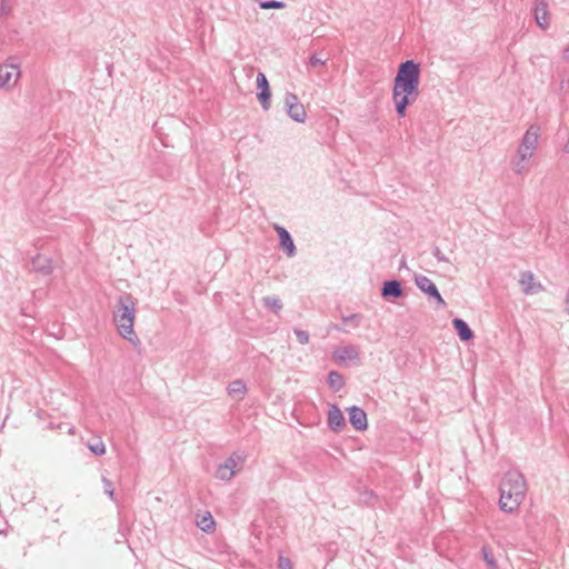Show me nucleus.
<instances>
[{
  "label": "nucleus",
  "instance_id": "nucleus-15",
  "mask_svg": "<svg viewBox=\"0 0 569 569\" xmlns=\"http://www.w3.org/2000/svg\"><path fill=\"white\" fill-rule=\"evenodd\" d=\"M548 6L543 0H539L536 3L535 8V19L537 24L546 30L549 27V20H548Z\"/></svg>",
  "mask_w": 569,
  "mask_h": 569
},
{
  "label": "nucleus",
  "instance_id": "nucleus-10",
  "mask_svg": "<svg viewBox=\"0 0 569 569\" xmlns=\"http://www.w3.org/2000/svg\"><path fill=\"white\" fill-rule=\"evenodd\" d=\"M349 422L358 431H363L368 428V419L366 411L357 406L348 409Z\"/></svg>",
  "mask_w": 569,
  "mask_h": 569
},
{
  "label": "nucleus",
  "instance_id": "nucleus-25",
  "mask_svg": "<svg viewBox=\"0 0 569 569\" xmlns=\"http://www.w3.org/2000/svg\"><path fill=\"white\" fill-rule=\"evenodd\" d=\"M481 553H482V558H483V560L486 561V563H487L489 567H491V568H497V561H496V559H495V557H493V555H492V552H491V550H490V548H489V547L483 546V547L481 548Z\"/></svg>",
  "mask_w": 569,
  "mask_h": 569
},
{
  "label": "nucleus",
  "instance_id": "nucleus-14",
  "mask_svg": "<svg viewBox=\"0 0 569 569\" xmlns=\"http://www.w3.org/2000/svg\"><path fill=\"white\" fill-rule=\"evenodd\" d=\"M452 326L461 341L467 342L473 338V331L463 319L455 318Z\"/></svg>",
  "mask_w": 569,
  "mask_h": 569
},
{
  "label": "nucleus",
  "instance_id": "nucleus-38",
  "mask_svg": "<svg viewBox=\"0 0 569 569\" xmlns=\"http://www.w3.org/2000/svg\"><path fill=\"white\" fill-rule=\"evenodd\" d=\"M563 151L569 153V138H568V141L566 142V144L563 146Z\"/></svg>",
  "mask_w": 569,
  "mask_h": 569
},
{
  "label": "nucleus",
  "instance_id": "nucleus-6",
  "mask_svg": "<svg viewBox=\"0 0 569 569\" xmlns=\"http://www.w3.org/2000/svg\"><path fill=\"white\" fill-rule=\"evenodd\" d=\"M284 108L288 116L296 122L303 123L306 121V110L298 97L292 92L284 96Z\"/></svg>",
  "mask_w": 569,
  "mask_h": 569
},
{
  "label": "nucleus",
  "instance_id": "nucleus-5",
  "mask_svg": "<svg viewBox=\"0 0 569 569\" xmlns=\"http://www.w3.org/2000/svg\"><path fill=\"white\" fill-rule=\"evenodd\" d=\"M415 283L418 287L420 291L426 293L429 298L435 299L438 308H445L447 306L446 301L443 300L442 296L440 295L437 286L435 282L429 279L428 277L423 274H416L415 276Z\"/></svg>",
  "mask_w": 569,
  "mask_h": 569
},
{
  "label": "nucleus",
  "instance_id": "nucleus-35",
  "mask_svg": "<svg viewBox=\"0 0 569 569\" xmlns=\"http://www.w3.org/2000/svg\"><path fill=\"white\" fill-rule=\"evenodd\" d=\"M11 12V6L7 0H2L0 3V16H8Z\"/></svg>",
  "mask_w": 569,
  "mask_h": 569
},
{
  "label": "nucleus",
  "instance_id": "nucleus-20",
  "mask_svg": "<svg viewBox=\"0 0 569 569\" xmlns=\"http://www.w3.org/2000/svg\"><path fill=\"white\" fill-rule=\"evenodd\" d=\"M197 526L204 532H210L214 529L216 522L210 512H207L197 520Z\"/></svg>",
  "mask_w": 569,
  "mask_h": 569
},
{
  "label": "nucleus",
  "instance_id": "nucleus-12",
  "mask_svg": "<svg viewBox=\"0 0 569 569\" xmlns=\"http://www.w3.org/2000/svg\"><path fill=\"white\" fill-rule=\"evenodd\" d=\"M328 427L335 432H340L346 427L343 413L337 405H330L329 407Z\"/></svg>",
  "mask_w": 569,
  "mask_h": 569
},
{
  "label": "nucleus",
  "instance_id": "nucleus-30",
  "mask_svg": "<svg viewBox=\"0 0 569 569\" xmlns=\"http://www.w3.org/2000/svg\"><path fill=\"white\" fill-rule=\"evenodd\" d=\"M238 460H241V457L237 452H233L232 455H230V457L226 459V461L222 465L229 467V469L231 470H234Z\"/></svg>",
  "mask_w": 569,
  "mask_h": 569
},
{
  "label": "nucleus",
  "instance_id": "nucleus-37",
  "mask_svg": "<svg viewBox=\"0 0 569 569\" xmlns=\"http://www.w3.org/2000/svg\"><path fill=\"white\" fill-rule=\"evenodd\" d=\"M563 59L569 60V47L563 50Z\"/></svg>",
  "mask_w": 569,
  "mask_h": 569
},
{
  "label": "nucleus",
  "instance_id": "nucleus-26",
  "mask_svg": "<svg viewBox=\"0 0 569 569\" xmlns=\"http://www.w3.org/2000/svg\"><path fill=\"white\" fill-rule=\"evenodd\" d=\"M260 8L266 9V10L283 9V8H286V3L283 1H278V0H266V1L260 2Z\"/></svg>",
  "mask_w": 569,
  "mask_h": 569
},
{
  "label": "nucleus",
  "instance_id": "nucleus-16",
  "mask_svg": "<svg viewBox=\"0 0 569 569\" xmlns=\"http://www.w3.org/2000/svg\"><path fill=\"white\" fill-rule=\"evenodd\" d=\"M519 282L522 286V291L527 295L535 293L541 288L540 284L535 286V277L530 271L522 272Z\"/></svg>",
  "mask_w": 569,
  "mask_h": 569
},
{
  "label": "nucleus",
  "instance_id": "nucleus-11",
  "mask_svg": "<svg viewBox=\"0 0 569 569\" xmlns=\"http://www.w3.org/2000/svg\"><path fill=\"white\" fill-rule=\"evenodd\" d=\"M403 296L401 282L397 279H390L382 282L381 297L386 300L398 299Z\"/></svg>",
  "mask_w": 569,
  "mask_h": 569
},
{
  "label": "nucleus",
  "instance_id": "nucleus-36",
  "mask_svg": "<svg viewBox=\"0 0 569 569\" xmlns=\"http://www.w3.org/2000/svg\"><path fill=\"white\" fill-rule=\"evenodd\" d=\"M330 328H331V329H333V330L340 331V332H345V333H348V332H349V330H348V329H346V327L343 326V323H341V325H340V323H332V325L330 326Z\"/></svg>",
  "mask_w": 569,
  "mask_h": 569
},
{
  "label": "nucleus",
  "instance_id": "nucleus-13",
  "mask_svg": "<svg viewBox=\"0 0 569 569\" xmlns=\"http://www.w3.org/2000/svg\"><path fill=\"white\" fill-rule=\"evenodd\" d=\"M31 266L36 272L41 273L42 276H49L52 273L53 270L52 260L43 254H37L31 260Z\"/></svg>",
  "mask_w": 569,
  "mask_h": 569
},
{
  "label": "nucleus",
  "instance_id": "nucleus-28",
  "mask_svg": "<svg viewBox=\"0 0 569 569\" xmlns=\"http://www.w3.org/2000/svg\"><path fill=\"white\" fill-rule=\"evenodd\" d=\"M257 87H258L259 91H261L262 89L270 88L269 81L263 72H258V74H257Z\"/></svg>",
  "mask_w": 569,
  "mask_h": 569
},
{
  "label": "nucleus",
  "instance_id": "nucleus-24",
  "mask_svg": "<svg viewBox=\"0 0 569 569\" xmlns=\"http://www.w3.org/2000/svg\"><path fill=\"white\" fill-rule=\"evenodd\" d=\"M88 448L96 456H102L106 453V446L101 439L89 442Z\"/></svg>",
  "mask_w": 569,
  "mask_h": 569
},
{
  "label": "nucleus",
  "instance_id": "nucleus-3",
  "mask_svg": "<svg viewBox=\"0 0 569 569\" xmlns=\"http://www.w3.org/2000/svg\"><path fill=\"white\" fill-rule=\"evenodd\" d=\"M136 302L130 295L120 296L113 313V321L119 335L132 345L140 340L133 330Z\"/></svg>",
  "mask_w": 569,
  "mask_h": 569
},
{
  "label": "nucleus",
  "instance_id": "nucleus-9",
  "mask_svg": "<svg viewBox=\"0 0 569 569\" xmlns=\"http://www.w3.org/2000/svg\"><path fill=\"white\" fill-rule=\"evenodd\" d=\"M274 229L279 236V243L283 252L290 258L295 257L297 248L290 232L281 226H276Z\"/></svg>",
  "mask_w": 569,
  "mask_h": 569
},
{
  "label": "nucleus",
  "instance_id": "nucleus-32",
  "mask_svg": "<svg viewBox=\"0 0 569 569\" xmlns=\"http://www.w3.org/2000/svg\"><path fill=\"white\" fill-rule=\"evenodd\" d=\"M525 161L526 160H520V157H518V154L516 156V158L512 161L513 170L516 173L522 174L526 171V167L523 166Z\"/></svg>",
  "mask_w": 569,
  "mask_h": 569
},
{
  "label": "nucleus",
  "instance_id": "nucleus-7",
  "mask_svg": "<svg viewBox=\"0 0 569 569\" xmlns=\"http://www.w3.org/2000/svg\"><path fill=\"white\" fill-rule=\"evenodd\" d=\"M360 357L359 347L355 345H346L337 347L332 352V359L339 363L358 360Z\"/></svg>",
  "mask_w": 569,
  "mask_h": 569
},
{
  "label": "nucleus",
  "instance_id": "nucleus-31",
  "mask_svg": "<svg viewBox=\"0 0 569 569\" xmlns=\"http://www.w3.org/2000/svg\"><path fill=\"white\" fill-rule=\"evenodd\" d=\"M327 61H328V58H322L319 54H312L309 59V66L310 67L325 66Z\"/></svg>",
  "mask_w": 569,
  "mask_h": 569
},
{
  "label": "nucleus",
  "instance_id": "nucleus-29",
  "mask_svg": "<svg viewBox=\"0 0 569 569\" xmlns=\"http://www.w3.org/2000/svg\"><path fill=\"white\" fill-rule=\"evenodd\" d=\"M293 332L301 345H307L309 342V333L307 331L295 328Z\"/></svg>",
  "mask_w": 569,
  "mask_h": 569
},
{
  "label": "nucleus",
  "instance_id": "nucleus-19",
  "mask_svg": "<svg viewBox=\"0 0 569 569\" xmlns=\"http://www.w3.org/2000/svg\"><path fill=\"white\" fill-rule=\"evenodd\" d=\"M262 303L267 309H269L270 311H272L276 315H278L283 307L281 300L277 296L263 297Z\"/></svg>",
  "mask_w": 569,
  "mask_h": 569
},
{
  "label": "nucleus",
  "instance_id": "nucleus-23",
  "mask_svg": "<svg viewBox=\"0 0 569 569\" xmlns=\"http://www.w3.org/2000/svg\"><path fill=\"white\" fill-rule=\"evenodd\" d=\"M362 315L361 313H352L349 316H342V322L345 325H350L353 329L358 328L361 325L362 321Z\"/></svg>",
  "mask_w": 569,
  "mask_h": 569
},
{
  "label": "nucleus",
  "instance_id": "nucleus-27",
  "mask_svg": "<svg viewBox=\"0 0 569 569\" xmlns=\"http://www.w3.org/2000/svg\"><path fill=\"white\" fill-rule=\"evenodd\" d=\"M102 483H103V489H104L106 495H108V497L111 500H114V489H113V485H112L111 480H109L108 478L103 477L102 478Z\"/></svg>",
  "mask_w": 569,
  "mask_h": 569
},
{
  "label": "nucleus",
  "instance_id": "nucleus-18",
  "mask_svg": "<svg viewBox=\"0 0 569 569\" xmlns=\"http://www.w3.org/2000/svg\"><path fill=\"white\" fill-rule=\"evenodd\" d=\"M227 390L231 397L241 399L247 392V386L241 379H237L229 383Z\"/></svg>",
  "mask_w": 569,
  "mask_h": 569
},
{
  "label": "nucleus",
  "instance_id": "nucleus-8",
  "mask_svg": "<svg viewBox=\"0 0 569 569\" xmlns=\"http://www.w3.org/2000/svg\"><path fill=\"white\" fill-rule=\"evenodd\" d=\"M20 76L17 64L4 63L0 66V87H12Z\"/></svg>",
  "mask_w": 569,
  "mask_h": 569
},
{
  "label": "nucleus",
  "instance_id": "nucleus-21",
  "mask_svg": "<svg viewBox=\"0 0 569 569\" xmlns=\"http://www.w3.org/2000/svg\"><path fill=\"white\" fill-rule=\"evenodd\" d=\"M236 475L234 470L229 469V467L224 465H219L216 471V477L220 480L228 481L233 478Z\"/></svg>",
  "mask_w": 569,
  "mask_h": 569
},
{
  "label": "nucleus",
  "instance_id": "nucleus-33",
  "mask_svg": "<svg viewBox=\"0 0 569 569\" xmlns=\"http://www.w3.org/2000/svg\"><path fill=\"white\" fill-rule=\"evenodd\" d=\"M432 254L440 262H449V259L445 256V253L438 247H435L432 249Z\"/></svg>",
  "mask_w": 569,
  "mask_h": 569
},
{
  "label": "nucleus",
  "instance_id": "nucleus-2",
  "mask_svg": "<svg viewBox=\"0 0 569 569\" xmlns=\"http://www.w3.org/2000/svg\"><path fill=\"white\" fill-rule=\"evenodd\" d=\"M526 490V479L521 472L517 470L506 472L499 487L500 509L508 513L516 511L525 499Z\"/></svg>",
  "mask_w": 569,
  "mask_h": 569
},
{
  "label": "nucleus",
  "instance_id": "nucleus-17",
  "mask_svg": "<svg viewBox=\"0 0 569 569\" xmlns=\"http://www.w3.org/2000/svg\"><path fill=\"white\" fill-rule=\"evenodd\" d=\"M327 382H328V386L336 392L340 391L345 387V383H346L343 376L340 372L335 371V370H332L328 373Z\"/></svg>",
  "mask_w": 569,
  "mask_h": 569
},
{
  "label": "nucleus",
  "instance_id": "nucleus-4",
  "mask_svg": "<svg viewBox=\"0 0 569 569\" xmlns=\"http://www.w3.org/2000/svg\"><path fill=\"white\" fill-rule=\"evenodd\" d=\"M539 137L540 127L537 124H531L523 134L520 146L517 150L520 160H529L532 157L537 149Z\"/></svg>",
  "mask_w": 569,
  "mask_h": 569
},
{
  "label": "nucleus",
  "instance_id": "nucleus-34",
  "mask_svg": "<svg viewBox=\"0 0 569 569\" xmlns=\"http://www.w3.org/2000/svg\"><path fill=\"white\" fill-rule=\"evenodd\" d=\"M279 569H293L292 563L289 558L283 556L279 557Z\"/></svg>",
  "mask_w": 569,
  "mask_h": 569
},
{
  "label": "nucleus",
  "instance_id": "nucleus-1",
  "mask_svg": "<svg viewBox=\"0 0 569 569\" xmlns=\"http://www.w3.org/2000/svg\"><path fill=\"white\" fill-rule=\"evenodd\" d=\"M420 73V64L413 60H406L398 67L393 80L392 100L399 118L406 116L407 108L419 97Z\"/></svg>",
  "mask_w": 569,
  "mask_h": 569
},
{
  "label": "nucleus",
  "instance_id": "nucleus-22",
  "mask_svg": "<svg viewBox=\"0 0 569 569\" xmlns=\"http://www.w3.org/2000/svg\"><path fill=\"white\" fill-rule=\"evenodd\" d=\"M257 98L259 100V102L261 103V107L263 110H269L270 109V100H271V91H270V88L269 89H262L261 91L258 92L257 94Z\"/></svg>",
  "mask_w": 569,
  "mask_h": 569
}]
</instances>
